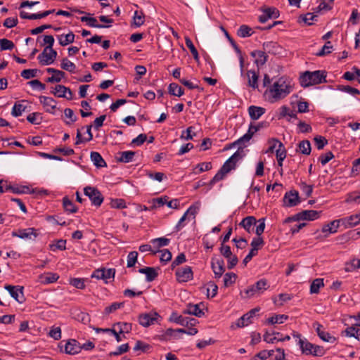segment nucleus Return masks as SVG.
Here are the masks:
<instances>
[{"mask_svg": "<svg viewBox=\"0 0 360 360\" xmlns=\"http://www.w3.org/2000/svg\"><path fill=\"white\" fill-rule=\"evenodd\" d=\"M257 223V221L254 216H248L242 219L238 226L243 228L248 233H252L255 231Z\"/></svg>", "mask_w": 360, "mask_h": 360, "instance_id": "nucleus-20", "label": "nucleus"}, {"mask_svg": "<svg viewBox=\"0 0 360 360\" xmlns=\"http://www.w3.org/2000/svg\"><path fill=\"white\" fill-rule=\"evenodd\" d=\"M237 34L240 37L245 38L250 37L253 34V32L251 27H250L249 26L246 25H242L238 30Z\"/></svg>", "mask_w": 360, "mask_h": 360, "instance_id": "nucleus-48", "label": "nucleus"}, {"mask_svg": "<svg viewBox=\"0 0 360 360\" xmlns=\"http://www.w3.org/2000/svg\"><path fill=\"white\" fill-rule=\"evenodd\" d=\"M254 285L256 287V290H258L259 294L263 293L269 287V285L265 278L259 280Z\"/></svg>", "mask_w": 360, "mask_h": 360, "instance_id": "nucleus-53", "label": "nucleus"}, {"mask_svg": "<svg viewBox=\"0 0 360 360\" xmlns=\"http://www.w3.org/2000/svg\"><path fill=\"white\" fill-rule=\"evenodd\" d=\"M4 288L18 303L21 304L25 301V299L23 295V287L19 285H6Z\"/></svg>", "mask_w": 360, "mask_h": 360, "instance_id": "nucleus-14", "label": "nucleus"}, {"mask_svg": "<svg viewBox=\"0 0 360 360\" xmlns=\"http://www.w3.org/2000/svg\"><path fill=\"white\" fill-rule=\"evenodd\" d=\"M292 91L291 81L285 77H281L266 90L264 95L270 102L274 103L284 98Z\"/></svg>", "mask_w": 360, "mask_h": 360, "instance_id": "nucleus-1", "label": "nucleus"}, {"mask_svg": "<svg viewBox=\"0 0 360 360\" xmlns=\"http://www.w3.org/2000/svg\"><path fill=\"white\" fill-rule=\"evenodd\" d=\"M262 15L259 17V21L261 23L266 22L269 19L278 18L279 17V11L275 7H269L262 9Z\"/></svg>", "mask_w": 360, "mask_h": 360, "instance_id": "nucleus-18", "label": "nucleus"}, {"mask_svg": "<svg viewBox=\"0 0 360 360\" xmlns=\"http://www.w3.org/2000/svg\"><path fill=\"white\" fill-rule=\"evenodd\" d=\"M337 89L339 91L349 94L352 96L359 95L360 91L356 88L352 87L350 86H345V85H338Z\"/></svg>", "mask_w": 360, "mask_h": 360, "instance_id": "nucleus-51", "label": "nucleus"}, {"mask_svg": "<svg viewBox=\"0 0 360 360\" xmlns=\"http://www.w3.org/2000/svg\"><path fill=\"white\" fill-rule=\"evenodd\" d=\"M358 269H360L359 259H353L349 262L346 263L345 267V271L347 272H351Z\"/></svg>", "mask_w": 360, "mask_h": 360, "instance_id": "nucleus-50", "label": "nucleus"}, {"mask_svg": "<svg viewBox=\"0 0 360 360\" xmlns=\"http://www.w3.org/2000/svg\"><path fill=\"white\" fill-rule=\"evenodd\" d=\"M85 195L88 196L91 201L92 205L99 207L103 202V196L100 191L91 186H86L84 188Z\"/></svg>", "mask_w": 360, "mask_h": 360, "instance_id": "nucleus-8", "label": "nucleus"}, {"mask_svg": "<svg viewBox=\"0 0 360 360\" xmlns=\"http://www.w3.org/2000/svg\"><path fill=\"white\" fill-rule=\"evenodd\" d=\"M342 333H344L347 337H353L360 341V328H357L354 326H350L347 328Z\"/></svg>", "mask_w": 360, "mask_h": 360, "instance_id": "nucleus-39", "label": "nucleus"}, {"mask_svg": "<svg viewBox=\"0 0 360 360\" xmlns=\"http://www.w3.org/2000/svg\"><path fill=\"white\" fill-rule=\"evenodd\" d=\"M243 156V150H238L224 163L220 169L226 174H228L230 171L235 169L236 162L241 160Z\"/></svg>", "mask_w": 360, "mask_h": 360, "instance_id": "nucleus-9", "label": "nucleus"}, {"mask_svg": "<svg viewBox=\"0 0 360 360\" xmlns=\"http://www.w3.org/2000/svg\"><path fill=\"white\" fill-rule=\"evenodd\" d=\"M321 212L316 210H304L301 212L296 214L295 216L288 217L285 219V223L290 222L292 221L299 220H315L320 217Z\"/></svg>", "mask_w": 360, "mask_h": 360, "instance_id": "nucleus-7", "label": "nucleus"}, {"mask_svg": "<svg viewBox=\"0 0 360 360\" xmlns=\"http://www.w3.org/2000/svg\"><path fill=\"white\" fill-rule=\"evenodd\" d=\"M341 226L340 219L333 220L328 224L322 227L323 233H335L338 231V229Z\"/></svg>", "mask_w": 360, "mask_h": 360, "instance_id": "nucleus-33", "label": "nucleus"}, {"mask_svg": "<svg viewBox=\"0 0 360 360\" xmlns=\"http://www.w3.org/2000/svg\"><path fill=\"white\" fill-rule=\"evenodd\" d=\"M115 274V269L100 268L94 270L91 274V278L98 280H103L105 283H108V279L114 278Z\"/></svg>", "mask_w": 360, "mask_h": 360, "instance_id": "nucleus-10", "label": "nucleus"}, {"mask_svg": "<svg viewBox=\"0 0 360 360\" xmlns=\"http://www.w3.org/2000/svg\"><path fill=\"white\" fill-rule=\"evenodd\" d=\"M138 257V252L136 251H131L127 255V265L128 268L132 267L135 265Z\"/></svg>", "mask_w": 360, "mask_h": 360, "instance_id": "nucleus-61", "label": "nucleus"}, {"mask_svg": "<svg viewBox=\"0 0 360 360\" xmlns=\"http://www.w3.org/2000/svg\"><path fill=\"white\" fill-rule=\"evenodd\" d=\"M326 72L323 70L306 71L300 77V85L308 87L326 82Z\"/></svg>", "mask_w": 360, "mask_h": 360, "instance_id": "nucleus-3", "label": "nucleus"}, {"mask_svg": "<svg viewBox=\"0 0 360 360\" xmlns=\"http://www.w3.org/2000/svg\"><path fill=\"white\" fill-rule=\"evenodd\" d=\"M65 76V73L64 72L57 70L54 75L46 79V82L49 83L60 82Z\"/></svg>", "mask_w": 360, "mask_h": 360, "instance_id": "nucleus-49", "label": "nucleus"}, {"mask_svg": "<svg viewBox=\"0 0 360 360\" xmlns=\"http://www.w3.org/2000/svg\"><path fill=\"white\" fill-rule=\"evenodd\" d=\"M286 150L282 143H279V148L276 150V156L278 161V165L280 167L283 166V162L286 158Z\"/></svg>", "mask_w": 360, "mask_h": 360, "instance_id": "nucleus-35", "label": "nucleus"}, {"mask_svg": "<svg viewBox=\"0 0 360 360\" xmlns=\"http://www.w3.org/2000/svg\"><path fill=\"white\" fill-rule=\"evenodd\" d=\"M59 278V276L57 274L49 272L41 276V283L45 284L53 283Z\"/></svg>", "mask_w": 360, "mask_h": 360, "instance_id": "nucleus-45", "label": "nucleus"}, {"mask_svg": "<svg viewBox=\"0 0 360 360\" xmlns=\"http://www.w3.org/2000/svg\"><path fill=\"white\" fill-rule=\"evenodd\" d=\"M60 68L71 73H74L76 70V65L66 58L62 60Z\"/></svg>", "mask_w": 360, "mask_h": 360, "instance_id": "nucleus-47", "label": "nucleus"}, {"mask_svg": "<svg viewBox=\"0 0 360 360\" xmlns=\"http://www.w3.org/2000/svg\"><path fill=\"white\" fill-rule=\"evenodd\" d=\"M91 160L96 167H107V164L101 154L96 151H92L90 154Z\"/></svg>", "mask_w": 360, "mask_h": 360, "instance_id": "nucleus-32", "label": "nucleus"}, {"mask_svg": "<svg viewBox=\"0 0 360 360\" xmlns=\"http://www.w3.org/2000/svg\"><path fill=\"white\" fill-rule=\"evenodd\" d=\"M248 114L250 115V117L253 120H257L260 118L261 116H262L265 112V108L256 105H250L248 109Z\"/></svg>", "mask_w": 360, "mask_h": 360, "instance_id": "nucleus-26", "label": "nucleus"}, {"mask_svg": "<svg viewBox=\"0 0 360 360\" xmlns=\"http://www.w3.org/2000/svg\"><path fill=\"white\" fill-rule=\"evenodd\" d=\"M324 286L323 278H316L314 279L310 285V293L317 294L319 292L321 288Z\"/></svg>", "mask_w": 360, "mask_h": 360, "instance_id": "nucleus-42", "label": "nucleus"}, {"mask_svg": "<svg viewBox=\"0 0 360 360\" xmlns=\"http://www.w3.org/2000/svg\"><path fill=\"white\" fill-rule=\"evenodd\" d=\"M297 148L299 151L303 155H309L311 150V143L308 140L300 141L297 145Z\"/></svg>", "mask_w": 360, "mask_h": 360, "instance_id": "nucleus-41", "label": "nucleus"}, {"mask_svg": "<svg viewBox=\"0 0 360 360\" xmlns=\"http://www.w3.org/2000/svg\"><path fill=\"white\" fill-rule=\"evenodd\" d=\"M56 37L58 40L59 44L62 46H65L69 44L74 42L75 36L72 32H70L67 34H58Z\"/></svg>", "mask_w": 360, "mask_h": 360, "instance_id": "nucleus-29", "label": "nucleus"}, {"mask_svg": "<svg viewBox=\"0 0 360 360\" xmlns=\"http://www.w3.org/2000/svg\"><path fill=\"white\" fill-rule=\"evenodd\" d=\"M37 69H26L21 72L20 75L25 79L36 77L37 76Z\"/></svg>", "mask_w": 360, "mask_h": 360, "instance_id": "nucleus-58", "label": "nucleus"}, {"mask_svg": "<svg viewBox=\"0 0 360 360\" xmlns=\"http://www.w3.org/2000/svg\"><path fill=\"white\" fill-rule=\"evenodd\" d=\"M284 205L287 207H294L300 202L299 193L296 191L287 192L283 198Z\"/></svg>", "mask_w": 360, "mask_h": 360, "instance_id": "nucleus-22", "label": "nucleus"}, {"mask_svg": "<svg viewBox=\"0 0 360 360\" xmlns=\"http://www.w3.org/2000/svg\"><path fill=\"white\" fill-rule=\"evenodd\" d=\"M292 337L296 339L297 345L303 354L313 356H323L325 354L326 351L323 347L311 343L300 333L294 332Z\"/></svg>", "mask_w": 360, "mask_h": 360, "instance_id": "nucleus-2", "label": "nucleus"}, {"mask_svg": "<svg viewBox=\"0 0 360 360\" xmlns=\"http://www.w3.org/2000/svg\"><path fill=\"white\" fill-rule=\"evenodd\" d=\"M170 242V240L164 237L162 238H154L151 240L150 243H152L154 248L157 249V250H159L158 249L167 246Z\"/></svg>", "mask_w": 360, "mask_h": 360, "instance_id": "nucleus-44", "label": "nucleus"}, {"mask_svg": "<svg viewBox=\"0 0 360 360\" xmlns=\"http://www.w3.org/2000/svg\"><path fill=\"white\" fill-rule=\"evenodd\" d=\"M145 22V16L142 11H135L133 16V22L132 24L136 27H139L141 26Z\"/></svg>", "mask_w": 360, "mask_h": 360, "instance_id": "nucleus-38", "label": "nucleus"}, {"mask_svg": "<svg viewBox=\"0 0 360 360\" xmlns=\"http://www.w3.org/2000/svg\"><path fill=\"white\" fill-rule=\"evenodd\" d=\"M158 252L161 253L160 258L161 262L166 263L172 259V253L169 250L164 249L162 250H154L153 252V254L155 255Z\"/></svg>", "mask_w": 360, "mask_h": 360, "instance_id": "nucleus-52", "label": "nucleus"}, {"mask_svg": "<svg viewBox=\"0 0 360 360\" xmlns=\"http://www.w3.org/2000/svg\"><path fill=\"white\" fill-rule=\"evenodd\" d=\"M341 226H343L345 229H348L360 223V218L359 213L350 215L347 217L340 219Z\"/></svg>", "mask_w": 360, "mask_h": 360, "instance_id": "nucleus-24", "label": "nucleus"}, {"mask_svg": "<svg viewBox=\"0 0 360 360\" xmlns=\"http://www.w3.org/2000/svg\"><path fill=\"white\" fill-rule=\"evenodd\" d=\"M300 188L303 193L305 194L306 197L311 196L313 191V186L308 185L306 182L302 181L300 184Z\"/></svg>", "mask_w": 360, "mask_h": 360, "instance_id": "nucleus-64", "label": "nucleus"}, {"mask_svg": "<svg viewBox=\"0 0 360 360\" xmlns=\"http://www.w3.org/2000/svg\"><path fill=\"white\" fill-rule=\"evenodd\" d=\"M247 76L248 77V85L253 89L258 87V75L255 70H248L247 72Z\"/></svg>", "mask_w": 360, "mask_h": 360, "instance_id": "nucleus-37", "label": "nucleus"}, {"mask_svg": "<svg viewBox=\"0 0 360 360\" xmlns=\"http://www.w3.org/2000/svg\"><path fill=\"white\" fill-rule=\"evenodd\" d=\"M25 109L26 106L20 103H15L12 108L11 115L15 117H19L22 115V112L25 110Z\"/></svg>", "mask_w": 360, "mask_h": 360, "instance_id": "nucleus-54", "label": "nucleus"}, {"mask_svg": "<svg viewBox=\"0 0 360 360\" xmlns=\"http://www.w3.org/2000/svg\"><path fill=\"white\" fill-rule=\"evenodd\" d=\"M236 274L234 273H226L224 276V284L225 287H229L236 281Z\"/></svg>", "mask_w": 360, "mask_h": 360, "instance_id": "nucleus-57", "label": "nucleus"}, {"mask_svg": "<svg viewBox=\"0 0 360 360\" xmlns=\"http://www.w3.org/2000/svg\"><path fill=\"white\" fill-rule=\"evenodd\" d=\"M263 49L266 53L279 55L281 53L282 47L277 42L271 41L263 44Z\"/></svg>", "mask_w": 360, "mask_h": 360, "instance_id": "nucleus-23", "label": "nucleus"}, {"mask_svg": "<svg viewBox=\"0 0 360 360\" xmlns=\"http://www.w3.org/2000/svg\"><path fill=\"white\" fill-rule=\"evenodd\" d=\"M196 213L197 208L195 206L191 205L179 220L177 224L175 226L176 231H179L183 227H184L185 224H184V222L186 221L188 214L193 215V217H195Z\"/></svg>", "mask_w": 360, "mask_h": 360, "instance_id": "nucleus-25", "label": "nucleus"}, {"mask_svg": "<svg viewBox=\"0 0 360 360\" xmlns=\"http://www.w3.org/2000/svg\"><path fill=\"white\" fill-rule=\"evenodd\" d=\"M314 141L318 150L323 149L324 146L328 144V140L322 136H315Z\"/></svg>", "mask_w": 360, "mask_h": 360, "instance_id": "nucleus-59", "label": "nucleus"}, {"mask_svg": "<svg viewBox=\"0 0 360 360\" xmlns=\"http://www.w3.org/2000/svg\"><path fill=\"white\" fill-rule=\"evenodd\" d=\"M39 233L34 228H27L24 229H18L12 232L13 237H18L22 239H33L38 236Z\"/></svg>", "mask_w": 360, "mask_h": 360, "instance_id": "nucleus-15", "label": "nucleus"}, {"mask_svg": "<svg viewBox=\"0 0 360 360\" xmlns=\"http://www.w3.org/2000/svg\"><path fill=\"white\" fill-rule=\"evenodd\" d=\"M57 57V52L54 49H44L38 56L37 59L41 65L52 64Z\"/></svg>", "mask_w": 360, "mask_h": 360, "instance_id": "nucleus-12", "label": "nucleus"}, {"mask_svg": "<svg viewBox=\"0 0 360 360\" xmlns=\"http://www.w3.org/2000/svg\"><path fill=\"white\" fill-rule=\"evenodd\" d=\"M255 124L251 123L249 126L248 130L246 134H245L243 136H241L239 139H238L234 144H242L246 142H248L253 135L257 132L255 131Z\"/></svg>", "mask_w": 360, "mask_h": 360, "instance_id": "nucleus-31", "label": "nucleus"}, {"mask_svg": "<svg viewBox=\"0 0 360 360\" xmlns=\"http://www.w3.org/2000/svg\"><path fill=\"white\" fill-rule=\"evenodd\" d=\"M175 276L179 283H185L193 280V272L189 266L178 268L176 270Z\"/></svg>", "mask_w": 360, "mask_h": 360, "instance_id": "nucleus-11", "label": "nucleus"}, {"mask_svg": "<svg viewBox=\"0 0 360 360\" xmlns=\"http://www.w3.org/2000/svg\"><path fill=\"white\" fill-rule=\"evenodd\" d=\"M185 44L188 49L190 50L191 53H192L193 58L195 61L198 62L200 60L199 54L198 52V50L195 47L193 41L188 37H185Z\"/></svg>", "mask_w": 360, "mask_h": 360, "instance_id": "nucleus-43", "label": "nucleus"}, {"mask_svg": "<svg viewBox=\"0 0 360 360\" xmlns=\"http://www.w3.org/2000/svg\"><path fill=\"white\" fill-rule=\"evenodd\" d=\"M264 244V240L261 236H258L257 238H253L251 242V249H255V252H258V250L263 246Z\"/></svg>", "mask_w": 360, "mask_h": 360, "instance_id": "nucleus-62", "label": "nucleus"}, {"mask_svg": "<svg viewBox=\"0 0 360 360\" xmlns=\"http://www.w3.org/2000/svg\"><path fill=\"white\" fill-rule=\"evenodd\" d=\"M184 313L194 315L197 317H202L204 315V312L200 308V304H188L186 309L184 310Z\"/></svg>", "mask_w": 360, "mask_h": 360, "instance_id": "nucleus-34", "label": "nucleus"}, {"mask_svg": "<svg viewBox=\"0 0 360 360\" xmlns=\"http://www.w3.org/2000/svg\"><path fill=\"white\" fill-rule=\"evenodd\" d=\"M259 310V308H254L251 309L250 311H249L248 313H246L237 320L236 326L239 328L248 326L250 323H252V318L255 316L256 313H257Z\"/></svg>", "mask_w": 360, "mask_h": 360, "instance_id": "nucleus-19", "label": "nucleus"}, {"mask_svg": "<svg viewBox=\"0 0 360 360\" xmlns=\"http://www.w3.org/2000/svg\"><path fill=\"white\" fill-rule=\"evenodd\" d=\"M124 305V302H113L110 306L106 307L104 309L105 314H109L115 312L117 309L122 308Z\"/></svg>", "mask_w": 360, "mask_h": 360, "instance_id": "nucleus-55", "label": "nucleus"}, {"mask_svg": "<svg viewBox=\"0 0 360 360\" xmlns=\"http://www.w3.org/2000/svg\"><path fill=\"white\" fill-rule=\"evenodd\" d=\"M6 191H11L13 193L16 194H22V193H29L30 192V188L27 186H13L11 185H8L6 187Z\"/></svg>", "mask_w": 360, "mask_h": 360, "instance_id": "nucleus-36", "label": "nucleus"}, {"mask_svg": "<svg viewBox=\"0 0 360 360\" xmlns=\"http://www.w3.org/2000/svg\"><path fill=\"white\" fill-rule=\"evenodd\" d=\"M255 124L251 123L249 126L248 130L246 134H245L243 136H241L239 139H238L234 144H242L246 142H248L253 135L257 132L255 131Z\"/></svg>", "mask_w": 360, "mask_h": 360, "instance_id": "nucleus-30", "label": "nucleus"}, {"mask_svg": "<svg viewBox=\"0 0 360 360\" xmlns=\"http://www.w3.org/2000/svg\"><path fill=\"white\" fill-rule=\"evenodd\" d=\"M193 127H189L186 130L183 131L180 138L184 140H192L195 133L193 131Z\"/></svg>", "mask_w": 360, "mask_h": 360, "instance_id": "nucleus-60", "label": "nucleus"}, {"mask_svg": "<svg viewBox=\"0 0 360 360\" xmlns=\"http://www.w3.org/2000/svg\"><path fill=\"white\" fill-rule=\"evenodd\" d=\"M211 267L215 278H219L225 271L224 261L221 258L212 257Z\"/></svg>", "mask_w": 360, "mask_h": 360, "instance_id": "nucleus-16", "label": "nucleus"}, {"mask_svg": "<svg viewBox=\"0 0 360 360\" xmlns=\"http://www.w3.org/2000/svg\"><path fill=\"white\" fill-rule=\"evenodd\" d=\"M51 93L59 98H65L68 100L72 99V93L70 89L61 84L56 85Z\"/></svg>", "mask_w": 360, "mask_h": 360, "instance_id": "nucleus-21", "label": "nucleus"}, {"mask_svg": "<svg viewBox=\"0 0 360 360\" xmlns=\"http://www.w3.org/2000/svg\"><path fill=\"white\" fill-rule=\"evenodd\" d=\"M58 347L60 352L69 355H75L81 352L80 343L75 339L62 340Z\"/></svg>", "mask_w": 360, "mask_h": 360, "instance_id": "nucleus-5", "label": "nucleus"}, {"mask_svg": "<svg viewBox=\"0 0 360 360\" xmlns=\"http://www.w3.org/2000/svg\"><path fill=\"white\" fill-rule=\"evenodd\" d=\"M14 47V44L12 41L7 39H0V49L1 51L11 50Z\"/></svg>", "mask_w": 360, "mask_h": 360, "instance_id": "nucleus-63", "label": "nucleus"}, {"mask_svg": "<svg viewBox=\"0 0 360 360\" xmlns=\"http://www.w3.org/2000/svg\"><path fill=\"white\" fill-rule=\"evenodd\" d=\"M135 154V152L131 150L119 152L116 159L117 162L128 163L133 160Z\"/></svg>", "mask_w": 360, "mask_h": 360, "instance_id": "nucleus-28", "label": "nucleus"}, {"mask_svg": "<svg viewBox=\"0 0 360 360\" xmlns=\"http://www.w3.org/2000/svg\"><path fill=\"white\" fill-rule=\"evenodd\" d=\"M39 101L43 105L46 112L51 114H55L57 105L56 100L51 97L41 96L39 97Z\"/></svg>", "mask_w": 360, "mask_h": 360, "instance_id": "nucleus-17", "label": "nucleus"}, {"mask_svg": "<svg viewBox=\"0 0 360 360\" xmlns=\"http://www.w3.org/2000/svg\"><path fill=\"white\" fill-rule=\"evenodd\" d=\"M151 206L149 210H154L167 205L168 207L177 209L179 206V202L177 199L169 200V198L167 195L160 198H153L151 201Z\"/></svg>", "mask_w": 360, "mask_h": 360, "instance_id": "nucleus-6", "label": "nucleus"}, {"mask_svg": "<svg viewBox=\"0 0 360 360\" xmlns=\"http://www.w3.org/2000/svg\"><path fill=\"white\" fill-rule=\"evenodd\" d=\"M251 56L256 58L255 63L257 66L264 65L267 61L268 56L264 51H254L251 52Z\"/></svg>", "mask_w": 360, "mask_h": 360, "instance_id": "nucleus-27", "label": "nucleus"}, {"mask_svg": "<svg viewBox=\"0 0 360 360\" xmlns=\"http://www.w3.org/2000/svg\"><path fill=\"white\" fill-rule=\"evenodd\" d=\"M288 316L284 314L276 315L271 317H269L267 319L268 323L270 324H276V323H283L285 320L288 319Z\"/></svg>", "mask_w": 360, "mask_h": 360, "instance_id": "nucleus-56", "label": "nucleus"}, {"mask_svg": "<svg viewBox=\"0 0 360 360\" xmlns=\"http://www.w3.org/2000/svg\"><path fill=\"white\" fill-rule=\"evenodd\" d=\"M168 92L171 95L179 96V97H180L184 94V89L176 83H171L169 85Z\"/></svg>", "mask_w": 360, "mask_h": 360, "instance_id": "nucleus-40", "label": "nucleus"}, {"mask_svg": "<svg viewBox=\"0 0 360 360\" xmlns=\"http://www.w3.org/2000/svg\"><path fill=\"white\" fill-rule=\"evenodd\" d=\"M160 316L157 312L141 314L139 316V323L143 327H148L158 322Z\"/></svg>", "mask_w": 360, "mask_h": 360, "instance_id": "nucleus-13", "label": "nucleus"}, {"mask_svg": "<svg viewBox=\"0 0 360 360\" xmlns=\"http://www.w3.org/2000/svg\"><path fill=\"white\" fill-rule=\"evenodd\" d=\"M132 330V324L127 322H117L113 324L112 328H96L97 333H111L115 336L117 342L122 340V338H125V336L121 337V334L129 333Z\"/></svg>", "mask_w": 360, "mask_h": 360, "instance_id": "nucleus-4", "label": "nucleus"}, {"mask_svg": "<svg viewBox=\"0 0 360 360\" xmlns=\"http://www.w3.org/2000/svg\"><path fill=\"white\" fill-rule=\"evenodd\" d=\"M63 205L64 209L70 213H75L77 211V207L67 196L63 198Z\"/></svg>", "mask_w": 360, "mask_h": 360, "instance_id": "nucleus-46", "label": "nucleus"}]
</instances>
